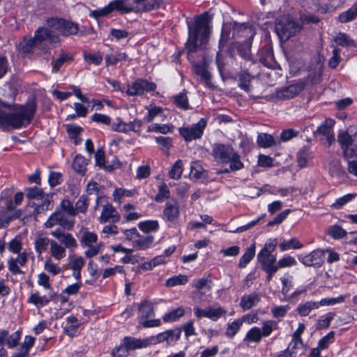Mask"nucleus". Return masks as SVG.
I'll return each mask as SVG.
<instances>
[{
    "instance_id": "1",
    "label": "nucleus",
    "mask_w": 357,
    "mask_h": 357,
    "mask_svg": "<svg viewBox=\"0 0 357 357\" xmlns=\"http://www.w3.org/2000/svg\"><path fill=\"white\" fill-rule=\"evenodd\" d=\"M211 20L208 13L204 12L195 17L193 25L188 22V38L185 47L188 54L196 52L206 44L211 30Z\"/></svg>"
},
{
    "instance_id": "2",
    "label": "nucleus",
    "mask_w": 357,
    "mask_h": 357,
    "mask_svg": "<svg viewBox=\"0 0 357 357\" xmlns=\"http://www.w3.org/2000/svg\"><path fill=\"white\" fill-rule=\"evenodd\" d=\"M59 43V38L48 28L40 27L34 33L33 38H24L18 48L22 53H33L36 50L45 51L50 45Z\"/></svg>"
},
{
    "instance_id": "3",
    "label": "nucleus",
    "mask_w": 357,
    "mask_h": 357,
    "mask_svg": "<svg viewBox=\"0 0 357 357\" xmlns=\"http://www.w3.org/2000/svg\"><path fill=\"white\" fill-rule=\"evenodd\" d=\"M57 241L52 240L50 247V253L55 260L61 261L66 256V250H73L77 246V240L72 234L57 228L50 234Z\"/></svg>"
},
{
    "instance_id": "4",
    "label": "nucleus",
    "mask_w": 357,
    "mask_h": 357,
    "mask_svg": "<svg viewBox=\"0 0 357 357\" xmlns=\"http://www.w3.org/2000/svg\"><path fill=\"white\" fill-rule=\"evenodd\" d=\"M212 155L215 160L219 163H229L231 171L240 170L243 167L240 155L229 144H215L213 146Z\"/></svg>"
},
{
    "instance_id": "5",
    "label": "nucleus",
    "mask_w": 357,
    "mask_h": 357,
    "mask_svg": "<svg viewBox=\"0 0 357 357\" xmlns=\"http://www.w3.org/2000/svg\"><path fill=\"white\" fill-rule=\"evenodd\" d=\"M278 329V324L276 321L268 319L264 321L261 327L253 326L246 333L243 339L248 343H259L262 338L271 335L273 331Z\"/></svg>"
},
{
    "instance_id": "6",
    "label": "nucleus",
    "mask_w": 357,
    "mask_h": 357,
    "mask_svg": "<svg viewBox=\"0 0 357 357\" xmlns=\"http://www.w3.org/2000/svg\"><path fill=\"white\" fill-rule=\"evenodd\" d=\"M278 245L277 238H270L265 243L264 248L257 254V260L261 264V269L278 268L277 257L273 254Z\"/></svg>"
},
{
    "instance_id": "7",
    "label": "nucleus",
    "mask_w": 357,
    "mask_h": 357,
    "mask_svg": "<svg viewBox=\"0 0 357 357\" xmlns=\"http://www.w3.org/2000/svg\"><path fill=\"white\" fill-rule=\"evenodd\" d=\"M275 32L281 40H287L301 30V26L288 16L278 19L275 26Z\"/></svg>"
},
{
    "instance_id": "8",
    "label": "nucleus",
    "mask_w": 357,
    "mask_h": 357,
    "mask_svg": "<svg viewBox=\"0 0 357 357\" xmlns=\"http://www.w3.org/2000/svg\"><path fill=\"white\" fill-rule=\"evenodd\" d=\"M47 24L53 33V30L58 31L63 36L75 35L78 32V25L63 19L52 17L47 20ZM50 31V29H49Z\"/></svg>"
},
{
    "instance_id": "9",
    "label": "nucleus",
    "mask_w": 357,
    "mask_h": 357,
    "mask_svg": "<svg viewBox=\"0 0 357 357\" xmlns=\"http://www.w3.org/2000/svg\"><path fill=\"white\" fill-rule=\"evenodd\" d=\"M337 141L344 157L350 158L357 155V132L350 135L347 131H342L338 134Z\"/></svg>"
},
{
    "instance_id": "10",
    "label": "nucleus",
    "mask_w": 357,
    "mask_h": 357,
    "mask_svg": "<svg viewBox=\"0 0 357 357\" xmlns=\"http://www.w3.org/2000/svg\"><path fill=\"white\" fill-rule=\"evenodd\" d=\"M139 314L138 319L140 324L144 328L156 327L160 325V321L159 319H151L149 318L153 317L154 311L153 303L150 301H143L138 307Z\"/></svg>"
},
{
    "instance_id": "11",
    "label": "nucleus",
    "mask_w": 357,
    "mask_h": 357,
    "mask_svg": "<svg viewBox=\"0 0 357 357\" xmlns=\"http://www.w3.org/2000/svg\"><path fill=\"white\" fill-rule=\"evenodd\" d=\"M162 0H124L126 13L144 12L157 8Z\"/></svg>"
},
{
    "instance_id": "12",
    "label": "nucleus",
    "mask_w": 357,
    "mask_h": 357,
    "mask_svg": "<svg viewBox=\"0 0 357 357\" xmlns=\"http://www.w3.org/2000/svg\"><path fill=\"white\" fill-rule=\"evenodd\" d=\"M207 121L202 118L197 123L191 126L182 127L178 129L179 134L186 142H191L194 139H200L206 127Z\"/></svg>"
},
{
    "instance_id": "13",
    "label": "nucleus",
    "mask_w": 357,
    "mask_h": 357,
    "mask_svg": "<svg viewBox=\"0 0 357 357\" xmlns=\"http://www.w3.org/2000/svg\"><path fill=\"white\" fill-rule=\"evenodd\" d=\"M73 224L74 222L69 220L63 211L56 208L44 223V226L45 228H52L56 225H60L62 227L61 229L64 230V229H71Z\"/></svg>"
},
{
    "instance_id": "14",
    "label": "nucleus",
    "mask_w": 357,
    "mask_h": 357,
    "mask_svg": "<svg viewBox=\"0 0 357 357\" xmlns=\"http://www.w3.org/2000/svg\"><path fill=\"white\" fill-rule=\"evenodd\" d=\"M156 89V84L144 79H137L128 85L126 93L128 96H142L145 92H151Z\"/></svg>"
},
{
    "instance_id": "15",
    "label": "nucleus",
    "mask_w": 357,
    "mask_h": 357,
    "mask_svg": "<svg viewBox=\"0 0 357 357\" xmlns=\"http://www.w3.org/2000/svg\"><path fill=\"white\" fill-rule=\"evenodd\" d=\"M299 261L305 266L320 267L324 263V250L316 249L307 255H299Z\"/></svg>"
},
{
    "instance_id": "16",
    "label": "nucleus",
    "mask_w": 357,
    "mask_h": 357,
    "mask_svg": "<svg viewBox=\"0 0 357 357\" xmlns=\"http://www.w3.org/2000/svg\"><path fill=\"white\" fill-rule=\"evenodd\" d=\"M335 121L332 119H326L314 131L316 136H321V139L325 140L328 146H330L335 141L333 126Z\"/></svg>"
},
{
    "instance_id": "17",
    "label": "nucleus",
    "mask_w": 357,
    "mask_h": 357,
    "mask_svg": "<svg viewBox=\"0 0 357 357\" xmlns=\"http://www.w3.org/2000/svg\"><path fill=\"white\" fill-rule=\"evenodd\" d=\"M124 0H115L110 2L108 5L102 8L93 10L90 13V16L96 19L106 16L114 10L120 12L121 13H126L125 10Z\"/></svg>"
},
{
    "instance_id": "18",
    "label": "nucleus",
    "mask_w": 357,
    "mask_h": 357,
    "mask_svg": "<svg viewBox=\"0 0 357 357\" xmlns=\"http://www.w3.org/2000/svg\"><path fill=\"white\" fill-rule=\"evenodd\" d=\"M124 0H115L110 2L108 5L102 8L93 10L90 13V16L96 19L106 16L114 10L120 12L121 13H126L125 10Z\"/></svg>"
},
{
    "instance_id": "19",
    "label": "nucleus",
    "mask_w": 357,
    "mask_h": 357,
    "mask_svg": "<svg viewBox=\"0 0 357 357\" xmlns=\"http://www.w3.org/2000/svg\"><path fill=\"white\" fill-rule=\"evenodd\" d=\"M180 216L179 204L175 200L169 201L165 204L162 218L165 222L176 224Z\"/></svg>"
},
{
    "instance_id": "20",
    "label": "nucleus",
    "mask_w": 357,
    "mask_h": 357,
    "mask_svg": "<svg viewBox=\"0 0 357 357\" xmlns=\"http://www.w3.org/2000/svg\"><path fill=\"white\" fill-rule=\"evenodd\" d=\"M181 334V330L179 328L170 329L152 337L151 340L153 343L166 342L169 345H172L179 340Z\"/></svg>"
},
{
    "instance_id": "21",
    "label": "nucleus",
    "mask_w": 357,
    "mask_h": 357,
    "mask_svg": "<svg viewBox=\"0 0 357 357\" xmlns=\"http://www.w3.org/2000/svg\"><path fill=\"white\" fill-rule=\"evenodd\" d=\"M255 35L252 27L246 23L234 22L232 26V38H244L245 42L251 41Z\"/></svg>"
},
{
    "instance_id": "22",
    "label": "nucleus",
    "mask_w": 357,
    "mask_h": 357,
    "mask_svg": "<svg viewBox=\"0 0 357 357\" xmlns=\"http://www.w3.org/2000/svg\"><path fill=\"white\" fill-rule=\"evenodd\" d=\"M120 214L111 204H106L102 206V211L99 217L100 223H116L120 220Z\"/></svg>"
},
{
    "instance_id": "23",
    "label": "nucleus",
    "mask_w": 357,
    "mask_h": 357,
    "mask_svg": "<svg viewBox=\"0 0 357 357\" xmlns=\"http://www.w3.org/2000/svg\"><path fill=\"white\" fill-rule=\"evenodd\" d=\"M259 301V296L257 293L253 292L250 294L243 295L241 298L239 305L243 311H246L256 306Z\"/></svg>"
},
{
    "instance_id": "24",
    "label": "nucleus",
    "mask_w": 357,
    "mask_h": 357,
    "mask_svg": "<svg viewBox=\"0 0 357 357\" xmlns=\"http://www.w3.org/2000/svg\"><path fill=\"white\" fill-rule=\"evenodd\" d=\"M123 344L129 350H135L146 347L151 343L148 339H137L132 337H126L123 340Z\"/></svg>"
},
{
    "instance_id": "25",
    "label": "nucleus",
    "mask_w": 357,
    "mask_h": 357,
    "mask_svg": "<svg viewBox=\"0 0 357 357\" xmlns=\"http://www.w3.org/2000/svg\"><path fill=\"white\" fill-rule=\"evenodd\" d=\"M39 201H40V203L35 204L36 206L33 213L36 214V216L53 208V201L50 195L45 194Z\"/></svg>"
},
{
    "instance_id": "26",
    "label": "nucleus",
    "mask_w": 357,
    "mask_h": 357,
    "mask_svg": "<svg viewBox=\"0 0 357 357\" xmlns=\"http://www.w3.org/2000/svg\"><path fill=\"white\" fill-rule=\"evenodd\" d=\"M302 88L298 84H291L278 91L276 96L279 98L289 99L298 94Z\"/></svg>"
},
{
    "instance_id": "27",
    "label": "nucleus",
    "mask_w": 357,
    "mask_h": 357,
    "mask_svg": "<svg viewBox=\"0 0 357 357\" xmlns=\"http://www.w3.org/2000/svg\"><path fill=\"white\" fill-rule=\"evenodd\" d=\"M278 246L281 252H285L292 249H301L303 247V245L296 237H293L289 240L281 238Z\"/></svg>"
},
{
    "instance_id": "28",
    "label": "nucleus",
    "mask_w": 357,
    "mask_h": 357,
    "mask_svg": "<svg viewBox=\"0 0 357 357\" xmlns=\"http://www.w3.org/2000/svg\"><path fill=\"white\" fill-rule=\"evenodd\" d=\"M27 302L33 305L37 308H41L50 302V298L46 296H41L40 293L36 291L31 294L27 299Z\"/></svg>"
},
{
    "instance_id": "29",
    "label": "nucleus",
    "mask_w": 357,
    "mask_h": 357,
    "mask_svg": "<svg viewBox=\"0 0 357 357\" xmlns=\"http://www.w3.org/2000/svg\"><path fill=\"white\" fill-rule=\"evenodd\" d=\"M154 237L153 236L139 235L137 238L132 241V245L137 250H144L152 245Z\"/></svg>"
},
{
    "instance_id": "30",
    "label": "nucleus",
    "mask_w": 357,
    "mask_h": 357,
    "mask_svg": "<svg viewBox=\"0 0 357 357\" xmlns=\"http://www.w3.org/2000/svg\"><path fill=\"white\" fill-rule=\"evenodd\" d=\"M89 160L90 159H86L82 155H76L73 160L72 167L76 172L84 175L86 172V165Z\"/></svg>"
},
{
    "instance_id": "31",
    "label": "nucleus",
    "mask_w": 357,
    "mask_h": 357,
    "mask_svg": "<svg viewBox=\"0 0 357 357\" xmlns=\"http://www.w3.org/2000/svg\"><path fill=\"white\" fill-rule=\"evenodd\" d=\"M73 59V55L67 52L61 50L58 59L55 61H52V71L56 73L60 70L61 66Z\"/></svg>"
},
{
    "instance_id": "32",
    "label": "nucleus",
    "mask_w": 357,
    "mask_h": 357,
    "mask_svg": "<svg viewBox=\"0 0 357 357\" xmlns=\"http://www.w3.org/2000/svg\"><path fill=\"white\" fill-rule=\"evenodd\" d=\"M139 229L144 233L156 232L160 228L159 222L156 220H149L138 223Z\"/></svg>"
},
{
    "instance_id": "33",
    "label": "nucleus",
    "mask_w": 357,
    "mask_h": 357,
    "mask_svg": "<svg viewBox=\"0 0 357 357\" xmlns=\"http://www.w3.org/2000/svg\"><path fill=\"white\" fill-rule=\"evenodd\" d=\"M357 17V3H354L349 9L341 13L338 16L340 23H347L353 21Z\"/></svg>"
},
{
    "instance_id": "34",
    "label": "nucleus",
    "mask_w": 357,
    "mask_h": 357,
    "mask_svg": "<svg viewBox=\"0 0 357 357\" xmlns=\"http://www.w3.org/2000/svg\"><path fill=\"white\" fill-rule=\"evenodd\" d=\"M53 239H50L47 237L39 236L35 239L34 241V249L38 255H41L43 252H45L48 246L51 245V241Z\"/></svg>"
},
{
    "instance_id": "35",
    "label": "nucleus",
    "mask_w": 357,
    "mask_h": 357,
    "mask_svg": "<svg viewBox=\"0 0 357 357\" xmlns=\"http://www.w3.org/2000/svg\"><path fill=\"white\" fill-rule=\"evenodd\" d=\"M257 142L260 147L265 149L278 144V142L275 139L273 136L267 133L259 134Z\"/></svg>"
},
{
    "instance_id": "36",
    "label": "nucleus",
    "mask_w": 357,
    "mask_h": 357,
    "mask_svg": "<svg viewBox=\"0 0 357 357\" xmlns=\"http://www.w3.org/2000/svg\"><path fill=\"white\" fill-rule=\"evenodd\" d=\"M128 56L126 52H116L115 53L107 54L105 56L106 66H113L119 61H126Z\"/></svg>"
},
{
    "instance_id": "37",
    "label": "nucleus",
    "mask_w": 357,
    "mask_h": 357,
    "mask_svg": "<svg viewBox=\"0 0 357 357\" xmlns=\"http://www.w3.org/2000/svg\"><path fill=\"white\" fill-rule=\"evenodd\" d=\"M239 82L238 86L245 91H249L250 89V82L253 79V76L246 70H241L238 75Z\"/></svg>"
},
{
    "instance_id": "38",
    "label": "nucleus",
    "mask_w": 357,
    "mask_h": 357,
    "mask_svg": "<svg viewBox=\"0 0 357 357\" xmlns=\"http://www.w3.org/2000/svg\"><path fill=\"white\" fill-rule=\"evenodd\" d=\"M255 255V245L252 244L249 246L244 254L241 256L239 259L238 266L239 268H245L247 264L253 259Z\"/></svg>"
},
{
    "instance_id": "39",
    "label": "nucleus",
    "mask_w": 357,
    "mask_h": 357,
    "mask_svg": "<svg viewBox=\"0 0 357 357\" xmlns=\"http://www.w3.org/2000/svg\"><path fill=\"white\" fill-rule=\"evenodd\" d=\"M313 309H318V304L315 301H310L300 303L296 311L301 316L305 317L308 315Z\"/></svg>"
},
{
    "instance_id": "40",
    "label": "nucleus",
    "mask_w": 357,
    "mask_h": 357,
    "mask_svg": "<svg viewBox=\"0 0 357 357\" xmlns=\"http://www.w3.org/2000/svg\"><path fill=\"white\" fill-rule=\"evenodd\" d=\"M337 45L342 47H355L356 43L347 34L340 32L334 38Z\"/></svg>"
},
{
    "instance_id": "41",
    "label": "nucleus",
    "mask_w": 357,
    "mask_h": 357,
    "mask_svg": "<svg viewBox=\"0 0 357 357\" xmlns=\"http://www.w3.org/2000/svg\"><path fill=\"white\" fill-rule=\"evenodd\" d=\"M227 313L226 310L221 307L218 306L216 307L208 306V314L207 318L211 319V321H218L221 317L225 316Z\"/></svg>"
},
{
    "instance_id": "42",
    "label": "nucleus",
    "mask_w": 357,
    "mask_h": 357,
    "mask_svg": "<svg viewBox=\"0 0 357 357\" xmlns=\"http://www.w3.org/2000/svg\"><path fill=\"white\" fill-rule=\"evenodd\" d=\"M174 102L176 106L181 109H190L188 98L185 91L180 92L174 97Z\"/></svg>"
},
{
    "instance_id": "43",
    "label": "nucleus",
    "mask_w": 357,
    "mask_h": 357,
    "mask_svg": "<svg viewBox=\"0 0 357 357\" xmlns=\"http://www.w3.org/2000/svg\"><path fill=\"white\" fill-rule=\"evenodd\" d=\"M210 282L211 280L207 278H200L192 281V287L204 294L211 289Z\"/></svg>"
},
{
    "instance_id": "44",
    "label": "nucleus",
    "mask_w": 357,
    "mask_h": 357,
    "mask_svg": "<svg viewBox=\"0 0 357 357\" xmlns=\"http://www.w3.org/2000/svg\"><path fill=\"white\" fill-rule=\"evenodd\" d=\"M146 109L148 113L146 115L144 119L149 123L153 121L156 116L163 114V109L159 106L150 105L146 107Z\"/></svg>"
},
{
    "instance_id": "45",
    "label": "nucleus",
    "mask_w": 357,
    "mask_h": 357,
    "mask_svg": "<svg viewBox=\"0 0 357 357\" xmlns=\"http://www.w3.org/2000/svg\"><path fill=\"white\" fill-rule=\"evenodd\" d=\"M83 57L85 61L92 63L95 66H99L102 61V55L100 52L83 53Z\"/></svg>"
},
{
    "instance_id": "46",
    "label": "nucleus",
    "mask_w": 357,
    "mask_h": 357,
    "mask_svg": "<svg viewBox=\"0 0 357 357\" xmlns=\"http://www.w3.org/2000/svg\"><path fill=\"white\" fill-rule=\"evenodd\" d=\"M194 70L196 75L200 77V81L204 82L206 84L210 82L211 74L204 66L196 64L194 66Z\"/></svg>"
},
{
    "instance_id": "47",
    "label": "nucleus",
    "mask_w": 357,
    "mask_h": 357,
    "mask_svg": "<svg viewBox=\"0 0 357 357\" xmlns=\"http://www.w3.org/2000/svg\"><path fill=\"white\" fill-rule=\"evenodd\" d=\"M242 325L243 323L240 319H235L231 323L228 324L225 332L227 337L229 338L234 337L240 331Z\"/></svg>"
},
{
    "instance_id": "48",
    "label": "nucleus",
    "mask_w": 357,
    "mask_h": 357,
    "mask_svg": "<svg viewBox=\"0 0 357 357\" xmlns=\"http://www.w3.org/2000/svg\"><path fill=\"white\" fill-rule=\"evenodd\" d=\"M36 338L26 335L24 337V342L20 345V352L24 355L26 357H29L30 349L33 347Z\"/></svg>"
},
{
    "instance_id": "49",
    "label": "nucleus",
    "mask_w": 357,
    "mask_h": 357,
    "mask_svg": "<svg viewBox=\"0 0 357 357\" xmlns=\"http://www.w3.org/2000/svg\"><path fill=\"white\" fill-rule=\"evenodd\" d=\"M185 313L184 308L182 307H178L169 313L166 314L164 317L163 320L165 322H173L177 321L179 318H181L182 316H183Z\"/></svg>"
},
{
    "instance_id": "50",
    "label": "nucleus",
    "mask_w": 357,
    "mask_h": 357,
    "mask_svg": "<svg viewBox=\"0 0 357 357\" xmlns=\"http://www.w3.org/2000/svg\"><path fill=\"white\" fill-rule=\"evenodd\" d=\"M132 195L133 192L132 190L121 188H116L112 194L114 202L119 204L122 202L125 197H132Z\"/></svg>"
},
{
    "instance_id": "51",
    "label": "nucleus",
    "mask_w": 357,
    "mask_h": 357,
    "mask_svg": "<svg viewBox=\"0 0 357 357\" xmlns=\"http://www.w3.org/2000/svg\"><path fill=\"white\" fill-rule=\"evenodd\" d=\"M345 298L346 296L343 295H340L336 298H324L319 302H317V304H318V308L320 306H331L337 303H344L345 301Z\"/></svg>"
},
{
    "instance_id": "52",
    "label": "nucleus",
    "mask_w": 357,
    "mask_h": 357,
    "mask_svg": "<svg viewBox=\"0 0 357 357\" xmlns=\"http://www.w3.org/2000/svg\"><path fill=\"white\" fill-rule=\"evenodd\" d=\"M188 278L185 275H174L166 280V286L172 287L177 285H183L188 282Z\"/></svg>"
},
{
    "instance_id": "53",
    "label": "nucleus",
    "mask_w": 357,
    "mask_h": 357,
    "mask_svg": "<svg viewBox=\"0 0 357 357\" xmlns=\"http://www.w3.org/2000/svg\"><path fill=\"white\" fill-rule=\"evenodd\" d=\"M296 264L297 261L295 258L289 255H284L277 262L278 269L294 266Z\"/></svg>"
},
{
    "instance_id": "54",
    "label": "nucleus",
    "mask_w": 357,
    "mask_h": 357,
    "mask_svg": "<svg viewBox=\"0 0 357 357\" xmlns=\"http://www.w3.org/2000/svg\"><path fill=\"white\" fill-rule=\"evenodd\" d=\"M44 269L52 275H56L61 272L60 266L54 263L50 257L45 259Z\"/></svg>"
},
{
    "instance_id": "55",
    "label": "nucleus",
    "mask_w": 357,
    "mask_h": 357,
    "mask_svg": "<svg viewBox=\"0 0 357 357\" xmlns=\"http://www.w3.org/2000/svg\"><path fill=\"white\" fill-rule=\"evenodd\" d=\"M183 173V161L177 160L172 167L169 174L171 178L178 179Z\"/></svg>"
},
{
    "instance_id": "56",
    "label": "nucleus",
    "mask_w": 357,
    "mask_h": 357,
    "mask_svg": "<svg viewBox=\"0 0 357 357\" xmlns=\"http://www.w3.org/2000/svg\"><path fill=\"white\" fill-rule=\"evenodd\" d=\"M89 204V199L86 195H82L75 204V213L79 212L85 213Z\"/></svg>"
},
{
    "instance_id": "57",
    "label": "nucleus",
    "mask_w": 357,
    "mask_h": 357,
    "mask_svg": "<svg viewBox=\"0 0 357 357\" xmlns=\"http://www.w3.org/2000/svg\"><path fill=\"white\" fill-rule=\"evenodd\" d=\"M251 43V41H248V43H245V45H240L239 47H238V52L243 59H244L251 64H253V62L251 61L250 55Z\"/></svg>"
},
{
    "instance_id": "58",
    "label": "nucleus",
    "mask_w": 357,
    "mask_h": 357,
    "mask_svg": "<svg viewBox=\"0 0 357 357\" xmlns=\"http://www.w3.org/2000/svg\"><path fill=\"white\" fill-rule=\"evenodd\" d=\"M80 242L82 246L96 243L98 236L93 232L86 231L83 234Z\"/></svg>"
},
{
    "instance_id": "59",
    "label": "nucleus",
    "mask_w": 357,
    "mask_h": 357,
    "mask_svg": "<svg viewBox=\"0 0 357 357\" xmlns=\"http://www.w3.org/2000/svg\"><path fill=\"white\" fill-rule=\"evenodd\" d=\"M334 339L335 333L333 331L328 333L319 341L318 347L316 349H319V351L321 349H327L329 344L333 342Z\"/></svg>"
},
{
    "instance_id": "60",
    "label": "nucleus",
    "mask_w": 357,
    "mask_h": 357,
    "mask_svg": "<svg viewBox=\"0 0 357 357\" xmlns=\"http://www.w3.org/2000/svg\"><path fill=\"white\" fill-rule=\"evenodd\" d=\"M59 211H63V213L71 216L75 215V209L71 202L68 199H63L61 202L60 208H57Z\"/></svg>"
},
{
    "instance_id": "61",
    "label": "nucleus",
    "mask_w": 357,
    "mask_h": 357,
    "mask_svg": "<svg viewBox=\"0 0 357 357\" xmlns=\"http://www.w3.org/2000/svg\"><path fill=\"white\" fill-rule=\"evenodd\" d=\"M85 261L82 257L74 255L69 261V268L71 270H82Z\"/></svg>"
},
{
    "instance_id": "62",
    "label": "nucleus",
    "mask_w": 357,
    "mask_h": 357,
    "mask_svg": "<svg viewBox=\"0 0 357 357\" xmlns=\"http://www.w3.org/2000/svg\"><path fill=\"white\" fill-rule=\"evenodd\" d=\"M354 197V194L345 195L341 197L337 198L331 206L335 209H340L347 202L351 201Z\"/></svg>"
},
{
    "instance_id": "63",
    "label": "nucleus",
    "mask_w": 357,
    "mask_h": 357,
    "mask_svg": "<svg viewBox=\"0 0 357 357\" xmlns=\"http://www.w3.org/2000/svg\"><path fill=\"white\" fill-rule=\"evenodd\" d=\"M334 317L335 314L333 312H328L321 317L318 320L317 328L319 329L328 328Z\"/></svg>"
},
{
    "instance_id": "64",
    "label": "nucleus",
    "mask_w": 357,
    "mask_h": 357,
    "mask_svg": "<svg viewBox=\"0 0 357 357\" xmlns=\"http://www.w3.org/2000/svg\"><path fill=\"white\" fill-rule=\"evenodd\" d=\"M44 195L43 190L38 187L30 188L26 190V197L30 199L39 201Z\"/></svg>"
}]
</instances>
